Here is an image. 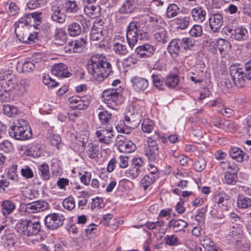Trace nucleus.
Here are the masks:
<instances>
[{"mask_svg":"<svg viewBox=\"0 0 251 251\" xmlns=\"http://www.w3.org/2000/svg\"><path fill=\"white\" fill-rule=\"evenodd\" d=\"M87 70L94 79L101 82L113 72L111 63L105 56L97 54L91 57L87 63Z\"/></svg>","mask_w":251,"mask_h":251,"instance_id":"1","label":"nucleus"},{"mask_svg":"<svg viewBox=\"0 0 251 251\" xmlns=\"http://www.w3.org/2000/svg\"><path fill=\"white\" fill-rule=\"evenodd\" d=\"M9 134L10 137L18 140H26L32 136L29 125L23 119L18 120L17 123L11 127Z\"/></svg>","mask_w":251,"mask_h":251,"instance_id":"2","label":"nucleus"},{"mask_svg":"<svg viewBox=\"0 0 251 251\" xmlns=\"http://www.w3.org/2000/svg\"><path fill=\"white\" fill-rule=\"evenodd\" d=\"M18 232L27 236L37 235L41 230V224L35 219L21 220L16 225Z\"/></svg>","mask_w":251,"mask_h":251,"instance_id":"3","label":"nucleus"},{"mask_svg":"<svg viewBox=\"0 0 251 251\" xmlns=\"http://www.w3.org/2000/svg\"><path fill=\"white\" fill-rule=\"evenodd\" d=\"M123 91L124 88L122 86L104 90L102 95L104 102L110 105L109 107L122 104L125 100Z\"/></svg>","mask_w":251,"mask_h":251,"instance_id":"4","label":"nucleus"},{"mask_svg":"<svg viewBox=\"0 0 251 251\" xmlns=\"http://www.w3.org/2000/svg\"><path fill=\"white\" fill-rule=\"evenodd\" d=\"M145 21L143 19H135L129 23L126 29V37L128 46L132 49L139 39L138 32Z\"/></svg>","mask_w":251,"mask_h":251,"instance_id":"5","label":"nucleus"},{"mask_svg":"<svg viewBox=\"0 0 251 251\" xmlns=\"http://www.w3.org/2000/svg\"><path fill=\"white\" fill-rule=\"evenodd\" d=\"M209 25L211 32L218 33L224 25V15L222 12L215 11L212 9L208 10Z\"/></svg>","mask_w":251,"mask_h":251,"instance_id":"6","label":"nucleus"},{"mask_svg":"<svg viewBox=\"0 0 251 251\" xmlns=\"http://www.w3.org/2000/svg\"><path fill=\"white\" fill-rule=\"evenodd\" d=\"M224 29L227 36L239 42L246 41L249 37L248 31L243 25L237 26L234 28L230 26H226Z\"/></svg>","mask_w":251,"mask_h":251,"instance_id":"7","label":"nucleus"},{"mask_svg":"<svg viewBox=\"0 0 251 251\" xmlns=\"http://www.w3.org/2000/svg\"><path fill=\"white\" fill-rule=\"evenodd\" d=\"M65 220V217L63 214L59 213H52L46 216L45 224L48 229L54 230L61 226Z\"/></svg>","mask_w":251,"mask_h":251,"instance_id":"8","label":"nucleus"},{"mask_svg":"<svg viewBox=\"0 0 251 251\" xmlns=\"http://www.w3.org/2000/svg\"><path fill=\"white\" fill-rule=\"evenodd\" d=\"M230 75L234 84L237 87L242 88L245 85L246 78L244 76L243 69L236 66H231Z\"/></svg>","mask_w":251,"mask_h":251,"instance_id":"9","label":"nucleus"},{"mask_svg":"<svg viewBox=\"0 0 251 251\" xmlns=\"http://www.w3.org/2000/svg\"><path fill=\"white\" fill-rule=\"evenodd\" d=\"M227 239L231 242L236 243V245L244 239L242 228L238 225L233 226L226 235Z\"/></svg>","mask_w":251,"mask_h":251,"instance_id":"10","label":"nucleus"},{"mask_svg":"<svg viewBox=\"0 0 251 251\" xmlns=\"http://www.w3.org/2000/svg\"><path fill=\"white\" fill-rule=\"evenodd\" d=\"M63 7L61 3H54L51 6L50 15L51 20L59 24H63L66 20V15L62 11Z\"/></svg>","mask_w":251,"mask_h":251,"instance_id":"11","label":"nucleus"},{"mask_svg":"<svg viewBox=\"0 0 251 251\" xmlns=\"http://www.w3.org/2000/svg\"><path fill=\"white\" fill-rule=\"evenodd\" d=\"M69 101L74 109L83 110L86 109L91 102L90 97L73 96L69 98Z\"/></svg>","mask_w":251,"mask_h":251,"instance_id":"12","label":"nucleus"},{"mask_svg":"<svg viewBox=\"0 0 251 251\" xmlns=\"http://www.w3.org/2000/svg\"><path fill=\"white\" fill-rule=\"evenodd\" d=\"M113 50L120 55H126L128 52L125 37L121 35L116 36L113 40Z\"/></svg>","mask_w":251,"mask_h":251,"instance_id":"13","label":"nucleus"},{"mask_svg":"<svg viewBox=\"0 0 251 251\" xmlns=\"http://www.w3.org/2000/svg\"><path fill=\"white\" fill-rule=\"evenodd\" d=\"M156 48L154 46L145 44L137 47L135 53L140 58H147L152 56Z\"/></svg>","mask_w":251,"mask_h":251,"instance_id":"14","label":"nucleus"},{"mask_svg":"<svg viewBox=\"0 0 251 251\" xmlns=\"http://www.w3.org/2000/svg\"><path fill=\"white\" fill-rule=\"evenodd\" d=\"M49 206L48 203L44 201H37L25 205V212L28 213H34L43 211Z\"/></svg>","mask_w":251,"mask_h":251,"instance_id":"15","label":"nucleus"},{"mask_svg":"<svg viewBox=\"0 0 251 251\" xmlns=\"http://www.w3.org/2000/svg\"><path fill=\"white\" fill-rule=\"evenodd\" d=\"M132 87L136 92H142L145 91L149 86V81L145 78L134 76L131 78Z\"/></svg>","mask_w":251,"mask_h":251,"instance_id":"16","label":"nucleus"},{"mask_svg":"<svg viewBox=\"0 0 251 251\" xmlns=\"http://www.w3.org/2000/svg\"><path fill=\"white\" fill-rule=\"evenodd\" d=\"M42 12H34L31 13L26 14L24 17L21 18L18 22L15 24H18L20 26V24L23 25H27L31 24L32 21L36 22L37 23L41 22Z\"/></svg>","mask_w":251,"mask_h":251,"instance_id":"17","label":"nucleus"},{"mask_svg":"<svg viewBox=\"0 0 251 251\" xmlns=\"http://www.w3.org/2000/svg\"><path fill=\"white\" fill-rule=\"evenodd\" d=\"M190 22V17L185 16L184 15L176 17L174 19V28L175 29V31L185 30L188 27Z\"/></svg>","mask_w":251,"mask_h":251,"instance_id":"18","label":"nucleus"},{"mask_svg":"<svg viewBox=\"0 0 251 251\" xmlns=\"http://www.w3.org/2000/svg\"><path fill=\"white\" fill-rule=\"evenodd\" d=\"M98 117L100 124L106 126H109L112 121V114L102 108L101 106L98 109Z\"/></svg>","mask_w":251,"mask_h":251,"instance_id":"19","label":"nucleus"},{"mask_svg":"<svg viewBox=\"0 0 251 251\" xmlns=\"http://www.w3.org/2000/svg\"><path fill=\"white\" fill-rule=\"evenodd\" d=\"M229 155L233 159L238 162H242L244 160H247L249 157L239 148L231 147L229 150Z\"/></svg>","mask_w":251,"mask_h":251,"instance_id":"20","label":"nucleus"},{"mask_svg":"<svg viewBox=\"0 0 251 251\" xmlns=\"http://www.w3.org/2000/svg\"><path fill=\"white\" fill-rule=\"evenodd\" d=\"M137 0H126L119 8L121 14H130L133 13L137 8Z\"/></svg>","mask_w":251,"mask_h":251,"instance_id":"21","label":"nucleus"},{"mask_svg":"<svg viewBox=\"0 0 251 251\" xmlns=\"http://www.w3.org/2000/svg\"><path fill=\"white\" fill-rule=\"evenodd\" d=\"M52 74L60 77H69L71 73L67 71V67L63 63L54 64L51 69Z\"/></svg>","mask_w":251,"mask_h":251,"instance_id":"22","label":"nucleus"},{"mask_svg":"<svg viewBox=\"0 0 251 251\" xmlns=\"http://www.w3.org/2000/svg\"><path fill=\"white\" fill-rule=\"evenodd\" d=\"M124 121L126 122V126L134 129L138 126L141 122V116L137 112H134L129 115L126 114L125 116Z\"/></svg>","mask_w":251,"mask_h":251,"instance_id":"23","label":"nucleus"},{"mask_svg":"<svg viewBox=\"0 0 251 251\" xmlns=\"http://www.w3.org/2000/svg\"><path fill=\"white\" fill-rule=\"evenodd\" d=\"M191 15L195 21L202 23L205 20L206 12L202 7L198 6L192 10Z\"/></svg>","mask_w":251,"mask_h":251,"instance_id":"24","label":"nucleus"},{"mask_svg":"<svg viewBox=\"0 0 251 251\" xmlns=\"http://www.w3.org/2000/svg\"><path fill=\"white\" fill-rule=\"evenodd\" d=\"M218 48L222 57H226L231 50L230 43L224 39H220L218 40Z\"/></svg>","mask_w":251,"mask_h":251,"instance_id":"25","label":"nucleus"},{"mask_svg":"<svg viewBox=\"0 0 251 251\" xmlns=\"http://www.w3.org/2000/svg\"><path fill=\"white\" fill-rule=\"evenodd\" d=\"M212 123L215 126L226 131H229L230 128L232 127V123L231 121H224L218 117H214L212 119Z\"/></svg>","mask_w":251,"mask_h":251,"instance_id":"26","label":"nucleus"},{"mask_svg":"<svg viewBox=\"0 0 251 251\" xmlns=\"http://www.w3.org/2000/svg\"><path fill=\"white\" fill-rule=\"evenodd\" d=\"M148 23V27L150 31L153 32L159 28L162 27L160 24L161 23V18L156 15L150 16L147 20Z\"/></svg>","mask_w":251,"mask_h":251,"instance_id":"27","label":"nucleus"},{"mask_svg":"<svg viewBox=\"0 0 251 251\" xmlns=\"http://www.w3.org/2000/svg\"><path fill=\"white\" fill-rule=\"evenodd\" d=\"M63 6L67 13H75L79 10V6L75 0H64Z\"/></svg>","mask_w":251,"mask_h":251,"instance_id":"28","label":"nucleus"},{"mask_svg":"<svg viewBox=\"0 0 251 251\" xmlns=\"http://www.w3.org/2000/svg\"><path fill=\"white\" fill-rule=\"evenodd\" d=\"M201 245L207 251H218L219 248L209 237L203 236L200 239Z\"/></svg>","mask_w":251,"mask_h":251,"instance_id":"29","label":"nucleus"},{"mask_svg":"<svg viewBox=\"0 0 251 251\" xmlns=\"http://www.w3.org/2000/svg\"><path fill=\"white\" fill-rule=\"evenodd\" d=\"M14 202L9 200H5L1 203V211L3 216L6 217L11 214L15 209Z\"/></svg>","mask_w":251,"mask_h":251,"instance_id":"30","label":"nucleus"},{"mask_svg":"<svg viewBox=\"0 0 251 251\" xmlns=\"http://www.w3.org/2000/svg\"><path fill=\"white\" fill-rule=\"evenodd\" d=\"M82 31L80 23L73 22L68 25L67 31L71 36H76L80 35Z\"/></svg>","mask_w":251,"mask_h":251,"instance_id":"31","label":"nucleus"},{"mask_svg":"<svg viewBox=\"0 0 251 251\" xmlns=\"http://www.w3.org/2000/svg\"><path fill=\"white\" fill-rule=\"evenodd\" d=\"M38 170L40 177L44 180H48L50 177L49 166L48 164L43 163L38 166Z\"/></svg>","mask_w":251,"mask_h":251,"instance_id":"32","label":"nucleus"},{"mask_svg":"<svg viewBox=\"0 0 251 251\" xmlns=\"http://www.w3.org/2000/svg\"><path fill=\"white\" fill-rule=\"evenodd\" d=\"M15 33L18 39L22 43H25L26 38L28 36V32H25V28L23 25L21 27L18 25V24H14Z\"/></svg>","mask_w":251,"mask_h":251,"instance_id":"33","label":"nucleus"},{"mask_svg":"<svg viewBox=\"0 0 251 251\" xmlns=\"http://www.w3.org/2000/svg\"><path fill=\"white\" fill-rule=\"evenodd\" d=\"M136 149V145L130 140H127L123 145H120L118 150L121 152L131 153Z\"/></svg>","mask_w":251,"mask_h":251,"instance_id":"34","label":"nucleus"},{"mask_svg":"<svg viewBox=\"0 0 251 251\" xmlns=\"http://www.w3.org/2000/svg\"><path fill=\"white\" fill-rule=\"evenodd\" d=\"M67 34L65 31L62 28H56L55 30L54 38L57 41L56 44L62 45L67 40Z\"/></svg>","mask_w":251,"mask_h":251,"instance_id":"35","label":"nucleus"},{"mask_svg":"<svg viewBox=\"0 0 251 251\" xmlns=\"http://www.w3.org/2000/svg\"><path fill=\"white\" fill-rule=\"evenodd\" d=\"M146 154L150 162H155L158 157V147H148L146 150Z\"/></svg>","mask_w":251,"mask_h":251,"instance_id":"36","label":"nucleus"},{"mask_svg":"<svg viewBox=\"0 0 251 251\" xmlns=\"http://www.w3.org/2000/svg\"><path fill=\"white\" fill-rule=\"evenodd\" d=\"M154 34V38L159 42L165 43L167 42V33L165 29L162 27L152 32Z\"/></svg>","mask_w":251,"mask_h":251,"instance_id":"37","label":"nucleus"},{"mask_svg":"<svg viewBox=\"0 0 251 251\" xmlns=\"http://www.w3.org/2000/svg\"><path fill=\"white\" fill-rule=\"evenodd\" d=\"M238 207L245 209L251 207V199L244 196H240L237 200Z\"/></svg>","mask_w":251,"mask_h":251,"instance_id":"38","label":"nucleus"},{"mask_svg":"<svg viewBox=\"0 0 251 251\" xmlns=\"http://www.w3.org/2000/svg\"><path fill=\"white\" fill-rule=\"evenodd\" d=\"M86 153L91 159H95L97 157L99 154V147L98 145L91 144L88 146Z\"/></svg>","mask_w":251,"mask_h":251,"instance_id":"39","label":"nucleus"},{"mask_svg":"<svg viewBox=\"0 0 251 251\" xmlns=\"http://www.w3.org/2000/svg\"><path fill=\"white\" fill-rule=\"evenodd\" d=\"M154 127V123L150 119H144L142 124V130L143 132L150 133Z\"/></svg>","mask_w":251,"mask_h":251,"instance_id":"40","label":"nucleus"},{"mask_svg":"<svg viewBox=\"0 0 251 251\" xmlns=\"http://www.w3.org/2000/svg\"><path fill=\"white\" fill-rule=\"evenodd\" d=\"M237 176L236 173H231L227 172L225 173L223 181L228 185H235L237 182Z\"/></svg>","mask_w":251,"mask_h":251,"instance_id":"41","label":"nucleus"},{"mask_svg":"<svg viewBox=\"0 0 251 251\" xmlns=\"http://www.w3.org/2000/svg\"><path fill=\"white\" fill-rule=\"evenodd\" d=\"M84 10L89 16L95 18L100 14V7L94 5L87 6L84 7Z\"/></svg>","mask_w":251,"mask_h":251,"instance_id":"42","label":"nucleus"},{"mask_svg":"<svg viewBox=\"0 0 251 251\" xmlns=\"http://www.w3.org/2000/svg\"><path fill=\"white\" fill-rule=\"evenodd\" d=\"M17 107L13 105L4 104L3 105L4 114L10 117L16 115L18 113Z\"/></svg>","mask_w":251,"mask_h":251,"instance_id":"43","label":"nucleus"},{"mask_svg":"<svg viewBox=\"0 0 251 251\" xmlns=\"http://www.w3.org/2000/svg\"><path fill=\"white\" fill-rule=\"evenodd\" d=\"M178 43L180 44L181 47L185 50H190L196 44V41L192 38L185 37L181 39V41L179 42Z\"/></svg>","mask_w":251,"mask_h":251,"instance_id":"44","label":"nucleus"},{"mask_svg":"<svg viewBox=\"0 0 251 251\" xmlns=\"http://www.w3.org/2000/svg\"><path fill=\"white\" fill-rule=\"evenodd\" d=\"M14 150L12 143L8 140H4L0 143V151L5 153H9L12 152Z\"/></svg>","mask_w":251,"mask_h":251,"instance_id":"45","label":"nucleus"},{"mask_svg":"<svg viewBox=\"0 0 251 251\" xmlns=\"http://www.w3.org/2000/svg\"><path fill=\"white\" fill-rule=\"evenodd\" d=\"M175 177L176 179H174V181H175L176 186L181 189H184V188L187 187L188 182L187 180L182 179L183 176L181 173L177 172Z\"/></svg>","mask_w":251,"mask_h":251,"instance_id":"46","label":"nucleus"},{"mask_svg":"<svg viewBox=\"0 0 251 251\" xmlns=\"http://www.w3.org/2000/svg\"><path fill=\"white\" fill-rule=\"evenodd\" d=\"M219 166L223 171L231 170V171H236L237 170L236 165L234 162L229 161L221 162L219 163Z\"/></svg>","mask_w":251,"mask_h":251,"instance_id":"47","label":"nucleus"},{"mask_svg":"<svg viewBox=\"0 0 251 251\" xmlns=\"http://www.w3.org/2000/svg\"><path fill=\"white\" fill-rule=\"evenodd\" d=\"M73 42L74 47L76 53L82 52L86 44V40L84 38H81L78 40H75L73 41Z\"/></svg>","mask_w":251,"mask_h":251,"instance_id":"48","label":"nucleus"},{"mask_svg":"<svg viewBox=\"0 0 251 251\" xmlns=\"http://www.w3.org/2000/svg\"><path fill=\"white\" fill-rule=\"evenodd\" d=\"M62 204L64 208L69 211L74 209L75 207V199L72 197H69L65 199Z\"/></svg>","mask_w":251,"mask_h":251,"instance_id":"49","label":"nucleus"},{"mask_svg":"<svg viewBox=\"0 0 251 251\" xmlns=\"http://www.w3.org/2000/svg\"><path fill=\"white\" fill-rule=\"evenodd\" d=\"M140 169H136L135 167H131L125 172V175L127 178L133 179L137 177L141 173Z\"/></svg>","mask_w":251,"mask_h":251,"instance_id":"50","label":"nucleus"},{"mask_svg":"<svg viewBox=\"0 0 251 251\" xmlns=\"http://www.w3.org/2000/svg\"><path fill=\"white\" fill-rule=\"evenodd\" d=\"M202 33V27L199 25H195L189 30V34L191 37H198Z\"/></svg>","mask_w":251,"mask_h":251,"instance_id":"51","label":"nucleus"},{"mask_svg":"<svg viewBox=\"0 0 251 251\" xmlns=\"http://www.w3.org/2000/svg\"><path fill=\"white\" fill-rule=\"evenodd\" d=\"M193 166L196 171L201 172L206 167V161L204 158L200 157L194 163Z\"/></svg>","mask_w":251,"mask_h":251,"instance_id":"52","label":"nucleus"},{"mask_svg":"<svg viewBox=\"0 0 251 251\" xmlns=\"http://www.w3.org/2000/svg\"><path fill=\"white\" fill-rule=\"evenodd\" d=\"M187 226L186 223L182 220H174V232L182 230Z\"/></svg>","mask_w":251,"mask_h":251,"instance_id":"53","label":"nucleus"},{"mask_svg":"<svg viewBox=\"0 0 251 251\" xmlns=\"http://www.w3.org/2000/svg\"><path fill=\"white\" fill-rule=\"evenodd\" d=\"M116 128L117 131L119 132L125 133L126 134H130L134 128H130L127 126H126V122L124 121L123 124H118L116 126Z\"/></svg>","mask_w":251,"mask_h":251,"instance_id":"54","label":"nucleus"},{"mask_svg":"<svg viewBox=\"0 0 251 251\" xmlns=\"http://www.w3.org/2000/svg\"><path fill=\"white\" fill-rule=\"evenodd\" d=\"M45 3V1L44 0H30L27 2V6L30 9H34L44 5Z\"/></svg>","mask_w":251,"mask_h":251,"instance_id":"55","label":"nucleus"},{"mask_svg":"<svg viewBox=\"0 0 251 251\" xmlns=\"http://www.w3.org/2000/svg\"><path fill=\"white\" fill-rule=\"evenodd\" d=\"M151 175V176L149 175L145 176L141 180V183L143 185H144V188L145 190L147 189V188L151 184L153 183L154 181V176L152 175Z\"/></svg>","mask_w":251,"mask_h":251,"instance_id":"56","label":"nucleus"},{"mask_svg":"<svg viewBox=\"0 0 251 251\" xmlns=\"http://www.w3.org/2000/svg\"><path fill=\"white\" fill-rule=\"evenodd\" d=\"M159 133L155 132L154 134L148 138V147H158L157 141L159 140Z\"/></svg>","mask_w":251,"mask_h":251,"instance_id":"57","label":"nucleus"},{"mask_svg":"<svg viewBox=\"0 0 251 251\" xmlns=\"http://www.w3.org/2000/svg\"><path fill=\"white\" fill-rule=\"evenodd\" d=\"M36 61L32 60V61L25 62L22 66V70L23 72H30L33 71L35 68Z\"/></svg>","mask_w":251,"mask_h":251,"instance_id":"58","label":"nucleus"},{"mask_svg":"<svg viewBox=\"0 0 251 251\" xmlns=\"http://www.w3.org/2000/svg\"><path fill=\"white\" fill-rule=\"evenodd\" d=\"M104 23L103 22V21L97 19L94 23L91 30H96V31L103 33L104 31Z\"/></svg>","mask_w":251,"mask_h":251,"instance_id":"59","label":"nucleus"},{"mask_svg":"<svg viewBox=\"0 0 251 251\" xmlns=\"http://www.w3.org/2000/svg\"><path fill=\"white\" fill-rule=\"evenodd\" d=\"M23 176L26 179L31 178L33 177L34 174L31 168L29 166H24L21 170Z\"/></svg>","mask_w":251,"mask_h":251,"instance_id":"60","label":"nucleus"},{"mask_svg":"<svg viewBox=\"0 0 251 251\" xmlns=\"http://www.w3.org/2000/svg\"><path fill=\"white\" fill-rule=\"evenodd\" d=\"M152 82L154 86L161 89V86L163 84V78L160 74H152L151 75Z\"/></svg>","mask_w":251,"mask_h":251,"instance_id":"61","label":"nucleus"},{"mask_svg":"<svg viewBox=\"0 0 251 251\" xmlns=\"http://www.w3.org/2000/svg\"><path fill=\"white\" fill-rule=\"evenodd\" d=\"M184 8L182 3H174V17H177L179 15H184Z\"/></svg>","mask_w":251,"mask_h":251,"instance_id":"62","label":"nucleus"},{"mask_svg":"<svg viewBox=\"0 0 251 251\" xmlns=\"http://www.w3.org/2000/svg\"><path fill=\"white\" fill-rule=\"evenodd\" d=\"M216 202L219 205H226L228 203V197L225 194H222L217 196L216 198Z\"/></svg>","mask_w":251,"mask_h":251,"instance_id":"63","label":"nucleus"},{"mask_svg":"<svg viewBox=\"0 0 251 251\" xmlns=\"http://www.w3.org/2000/svg\"><path fill=\"white\" fill-rule=\"evenodd\" d=\"M243 72L246 79L251 80V60L245 63Z\"/></svg>","mask_w":251,"mask_h":251,"instance_id":"64","label":"nucleus"}]
</instances>
